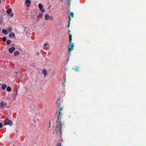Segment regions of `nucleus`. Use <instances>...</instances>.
Instances as JSON below:
<instances>
[{
  "label": "nucleus",
  "instance_id": "f257e3e1",
  "mask_svg": "<svg viewBox=\"0 0 146 146\" xmlns=\"http://www.w3.org/2000/svg\"><path fill=\"white\" fill-rule=\"evenodd\" d=\"M60 99H59L57 100V104L58 109H59V110L60 111L58 112V120L59 121L60 124L59 125H58L56 127L55 130L57 133H58L59 134L62 135V131L61 129L64 126L63 124L64 122L62 121V119L63 118L62 117L63 114L62 113V112L63 108L62 107H61L60 103H60L58 102V101Z\"/></svg>",
  "mask_w": 146,
  "mask_h": 146
},
{
  "label": "nucleus",
  "instance_id": "f03ea898",
  "mask_svg": "<svg viewBox=\"0 0 146 146\" xmlns=\"http://www.w3.org/2000/svg\"><path fill=\"white\" fill-rule=\"evenodd\" d=\"M69 44L68 49L73 50L74 49L73 48L74 46V44L73 43H72V35L70 33H69Z\"/></svg>",
  "mask_w": 146,
  "mask_h": 146
},
{
  "label": "nucleus",
  "instance_id": "7ed1b4c3",
  "mask_svg": "<svg viewBox=\"0 0 146 146\" xmlns=\"http://www.w3.org/2000/svg\"><path fill=\"white\" fill-rule=\"evenodd\" d=\"M4 125H9L11 126H12L13 124V121L10 120L7 117L4 120Z\"/></svg>",
  "mask_w": 146,
  "mask_h": 146
},
{
  "label": "nucleus",
  "instance_id": "20e7f679",
  "mask_svg": "<svg viewBox=\"0 0 146 146\" xmlns=\"http://www.w3.org/2000/svg\"><path fill=\"white\" fill-rule=\"evenodd\" d=\"M7 105V104L3 101L1 102L0 103V108L1 109H3Z\"/></svg>",
  "mask_w": 146,
  "mask_h": 146
},
{
  "label": "nucleus",
  "instance_id": "39448f33",
  "mask_svg": "<svg viewBox=\"0 0 146 146\" xmlns=\"http://www.w3.org/2000/svg\"><path fill=\"white\" fill-rule=\"evenodd\" d=\"M53 19L52 17H51L48 15L47 14L45 16V19L46 20H48L49 19L52 20Z\"/></svg>",
  "mask_w": 146,
  "mask_h": 146
},
{
  "label": "nucleus",
  "instance_id": "423d86ee",
  "mask_svg": "<svg viewBox=\"0 0 146 146\" xmlns=\"http://www.w3.org/2000/svg\"><path fill=\"white\" fill-rule=\"evenodd\" d=\"M38 7L39 8L40 10L41 11L42 13H44L45 11L44 9H43V6L41 3H39L38 4Z\"/></svg>",
  "mask_w": 146,
  "mask_h": 146
},
{
  "label": "nucleus",
  "instance_id": "0eeeda50",
  "mask_svg": "<svg viewBox=\"0 0 146 146\" xmlns=\"http://www.w3.org/2000/svg\"><path fill=\"white\" fill-rule=\"evenodd\" d=\"M15 50V48L14 47H12L9 48V51L10 53H12Z\"/></svg>",
  "mask_w": 146,
  "mask_h": 146
},
{
  "label": "nucleus",
  "instance_id": "6e6552de",
  "mask_svg": "<svg viewBox=\"0 0 146 146\" xmlns=\"http://www.w3.org/2000/svg\"><path fill=\"white\" fill-rule=\"evenodd\" d=\"M26 5L27 7H30L31 3V1L30 0H26L25 1Z\"/></svg>",
  "mask_w": 146,
  "mask_h": 146
},
{
  "label": "nucleus",
  "instance_id": "1a4fd4ad",
  "mask_svg": "<svg viewBox=\"0 0 146 146\" xmlns=\"http://www.w3.org/2000/svg\"><path fill=\"white\" fill-rule=\"evenodd\" d=\"M43 74L44 75V77L45 78L46 75H47V72L46 70L44 69L42 70Z\"/></svg>",
  "mask_w": 146,
  "mask_h": 146
},
{
  "label": "nucleus",
  "instance_id": "9d476101",
  "mask_svg": "<svg viewBox=\"0 0 146 146\" xmlns=\"http://www.w3.org/2000/svg\"><path fill=\"white\" fill-rule=\"evenodd\" d=\"M44 49L45 50H47L48 48V44L46 43H45L44 46Z\"/></svg>",
  "mask_w": 146,
  "mask_h": 146
},
{
  "label": "nucleus",
  "instance_id": "9b49d317",
  "mask_svg": "<svg viewBox=\"0 0 146 146\" xmlns=\"http://www.w3.org/2000/svg\"><path fill=\"white\" fill-rule=\"evenodd\" d=\"M2 32L5 35L7 34L8 33L7 31L5 29H3L2 31Z\"/></svg>",
  "mask_w": 146,
  "mask_h": 146
},
{
  "label": "nucleus",
  "instance_id": "f8f14e48",
  "mask_svg": "<svg viewBox=\"0 0 146 146\" xmlns=\"http://www.w3.org/2000/svg\"><path fill=\"white\" fill-rule=\"evenodd\" d=\"M7 85L6 84H3L1 86V88L2 90H4L7 87Z\"/></svg>",
  "mask_w": 146,
  "mask_h": 146
},
{
  "label": "nucleus",
  "instance_id": "ddd939ff",
  "mask_svg": "<svg viewBox=\"0 0 146 146\" xmlns=\"http://www.w3.org/2000/svg\"><path fill=\"white\" fill-rule=\"evenodd\" d=\"M20 54L19 52L18 51H15L14 53V56H16L19 55Z\"/></svg>",
  "mask_w": 146,
  "mask_h": 146
},
{
  "label": "nucleus",
  "instance_id": "4468645a",
  "mask_svg": "<svg viewBox=\"0 0 146 146\" xmlns=\"http://www.w3.org/2000/svg\"><path fill=\"white\" fill-rule=\"evenodd\" d=\"M9 37H11L12 38L13 37H15V35L14 33H12L9 35Z\"/></svg>",
  "mask_w": 146,
  "mask_h": 146
},
{
  "label": "nucleus",
  "instance_id": "2eb2a0df",
  "mask_svg": "<svg viewBox=\"0 0 146 146\" xmlns=\"http://www.w3.org/2000/svg\"><path fill=\"white\" fill-rule=\"evenodd\" d=\"M12 9L11 8L9 9L8 10H7L6 12L8 14H10L11 12Z\"/></svg>",
  "mask_w": 146,
  "mask_h": 146
},
{
  "label": "nucleus",
  "instance_id": "dca6fc26",
  "mask_svg": "<svg viewBox=\"0 0 146 146\" xmlns=\"http://www.w3.org/2000/svg\"><path fill=\"white\" fill-rule=\"evenodd\" d=\"M7 90L8 92H10L12 90V89L11 87L10 86H8L7 88Z\"/></svg>",
  "mask_w": 146,
  "mask_h": 146
},
{
  "label": "nucleus",
  "instance_id": "f3484780",
  "mask_svg": "<svg viewBox=\"0 0 146 146\" xmlns=\"http://www.w3.org/2000/svg\"><path fill=\"white\" fill-rule=\"evenodd\" d=\"M7 30L9 33H10L12 31V28L11 27H9L7 28Z\"/></svg>",
  "mask_w": 146,
  "mask_h": 146
},
{
  "label": "nucleus",
  "instance_id": "a211bd4d",
  "mask_svg": "<svg viewBox=\"0 0 146 146\" xmlns=\"http://www.w3.org/2000/svg\"><path fill=\"white\" fill-rule=\"evenodd\" d=\"M72 51V50H71L69 49H68V55L69 56L70 55H71V52Z\"/></svg>",
  "mask_w": 146,
  "mask_h": 146
},
{
  "label": "nucleus",
  "instance_id": "6ab92c4d",
  "mask_svg": "<svg viewBox=\"0 0 146 146\" xmlns=\"http://www.w3.org/2000/svg\"><path fill=\"white\" fill-rule=\"evenodd\" d=\"M74 16V13L73 12H71L70 14V15H69V16H70V17H73Z\"/></svg>",
  "mask_w": 146,
  "mask_h": 146
},
{
  "label": "nucleus",
  "instance_id": "aec40b11",
  "mask_svg": "<svg viewBox=\"0 0 146 146\" xmlns=\"http://www.w3.org/2000/svg\"><path fill=\"white\" fill-rule=\"evenodd\" d=\"M73 69L74 70L76 71H77L78 72H79L78 67H76L75 68H73Z\"/></svg>",
  "mask_w": 146,
  "mask_h": 146
},
{
  "label": "nucleus",
  "instance_id": "412c9836",
  "mask_svg": "<svg viewBox=\"0 0 146 146\" xmlns=\"http://www.w3.org/2000/svg\"><path fill=\"white\" fill-rule=\"evenodd\" d=\"M11 42V41L9 40H8L7 41V45L9 44Z\"/></svg>",
  "mask_w": 146,
  "mask_h": 146
},
{
  "label": "nucleus",
  "instance_id": "4be33fe9",
  "mask_svg": "<svg viewBox=\"0 0 146 146\" xmlns=\"http://www.w3.org/2000/svg\"><path fill=\"white\" fill-rule=\"evenodd\" d=\"M43 15V14L40 13L38 15V18H41L42 16Z\"/></svg>",
  "mask_w": 146,
  "mask_h": 146
},
{
  "label": "nucleus",
  "instance_id": "5701e85b",
  "mask_svg": "<svg viewBox=\"0 0 146 146\" xmlns=\"http://www.w3.org/2000/svg\"><path fill=\"white\" fill-rule=\"evenodd\" d=\"M3 41L4 42H5L6 41V38L5 37H4L2 38Z\"/></svg>",
  "mask_w": 146,
  "mask_h": 146
},
{
  "label": "nucleus",
  "instance_id": "b1692460",
  "mask_svg": "<svg viewBox=\"0 0 146 146\" xmlns=\"http://www.w3.org/2000/svg\"><path fill=\"white\" fill-rule=\"evenodd\" d=\"M66 4L67 5H70V3H69V0H67V1H66Z\"/></svg>",
  "mask_w": 146,
  "mask_h": 146
},
{
  "label": "nucleus",
  "instance_id": "393cba45",
  "mask_svg": "<svg viewBox=\"0 0 146 146\" xmlns=\"http://www.w3.org/2000/svg\"><path fill=\"white\" fill-rule=\"evenodd\" d=\"M2 21V19L1 18H0V24H1Z\"/></svg>",
  "mask_w": 146,
  "mask_h": 146
},
{
  "label": "nucleus",
  "instance_id": "a878e982",
  "mask_svg": "<svg viewBox=\"0 0 146 146\" xmlns=\"http://www.w3.org/2000/svg\"><path fill=\"white\" fill-rule=\"evenodd\" d=\"M70 23L69 21H68V24L67 25V27H70Z\"/></svg>",
  "mask_w": 146,
  "mask_h": 146
},
{
  "label": "nucleus",
  "instance_id": "bb28decb",
  "mask_svg": "<svg viewBox=\"0 0 146 146\" xmlns=\"http://www.w3.org/2000/svg\"><path fill=\"white\" fill-rule=\"evenodd\" d=\"M62 86H64V87H65V85L64 84V82H63L62 83Z\"/></svg>",
  "mask_w": 146,
  "mask_h": 146
},
{
  "label": "nucleus",
  "instance_id": "cd10ccee",
  "mask_svg": "<svg viewBox=\"0 0 146 146\" xmlns=\"http://www.w3.org/2000/svg\"><path fill=\"white\" fill-rule=\"evenodd\" d=\"M2 125H3L1 123H0V128L2 127Z\"/></svg>",
  "mask_w": 146,
  "mask_h": 146
},
{
  "label": "nucleus",
  "instance_id": "c85d7f7f",
  "mask_svg": "<svg viewBox=\"0 0 146 146\" xmlns=\"http://www.w3.org/2000/svg\"><path fill=\"white\" fill-rule=\"evenodd\" d=\"M64 81H63V82H64V83H65L66 82V78H64Z\"/></svg>",
  "mask_w": 146,
  "mask_h": 146
},
{
  "label": "nucleus",
  "instance_id": "c756f323",
  "mask_svg": "<svg viewBox=\"0 0 146 146\" xmlns=\"http://www.w3.org/2000/svg\"><path fill=\"white\" fill-rule=\"evenodd\" d=\"M71 20V19L70 18V17L69 16V21H69V22H70V21Z\"/></svg>",
  "mask_w": 146,
  "mask_h": 146
},
{
  "label": "nucleus",
  "instance_id": "7c9ffc66",
  "mask_svg": "<svg viewBox=\"0 0 146 146\" xmlns=\"http://www.w3.org/2000/svg\"><path fill=\"white\" fill-rule=\"evenodd\" d=\"M36 54L38 56L39 55V52H36Z\"/></svg>",
  "mask_w": 146,
  "mask_h": 146
},
{
  "label": "nucleus",
  "instance_id": "2f4dec72",
  "mask_svg": "<svg viewBox=\"0 0 146 146\" xmlns=\"http://www.w3.org/2000/svg\"><path fill=\"white\" fill-rule=\"evenodd\" d=\"M14 15L13 13H11V15H10V16L11 17H13Z\"/></svg>",
  "mask_w": 146,
  "mask_h": 146
},
{
  "label": "nucleus",
  "instance_id": "473e14b6",
  "mask_svg": "<svg viewBox=\"0 0 146 146\" xmlns=\"http://www.w3.org/2000/svg\"><path fill=\"white\" fill-rule=\"evenodd\" d=\"M58 146H61V144H59L58 145Z\"/></svg>",
  "mask_w": 146,
  "mask_h": 146
},
{
  "label": "nucleus",
  "instance_id": "72a5a7b5",
  "mask_svg": "<svg viewBox=\"0 0 146 146\" xmlns=\"http://www.w3.org/2000/svg\"><path fill=\"white\" fill-rule=\"evenodd\" d=\"M68 32H70V30L69 29H68Z\"/></svg>",
  "mask_w": 146,
  "mask_h": 146
},
{
  "label": "nucleus",
  "instance_id": "f704fd0d",
  "mask_svg": "<svg viewBox=\"0 0 146 146\" xmlns=\"http://www.w3.org/2000/svg\"><path fill=\"white\" fill-rule=\"evenodd\" d=\"M62 0H61V1H62Z\"/></svg>",
  "mask_w": 146,
  "mask_h": 146
}]
</instances>
